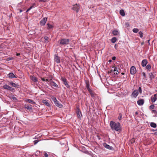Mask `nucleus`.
I'll return each instance as SVG.
<instances>
[{"label":"nucleus","mask_w":157,"mask_h":157,"mask_svg":"<svg viewBox=\"0 0 157 157\" xmlns=\"http://www.w3.org/2000/svg\"><path fill=\"white\" fill-rule=\"evenodd\" d=\"M110 126L112 130H115L116 131H121V124L119 122L116 123L115 122L111 121L110 122Z\"/></svg>","instance_id":"obj_1"},{"label":"nucleus","mask_w":157,"mask_h":157,"mask_svg":"<svg viewBox=\"0 0 157 157\" xmlns=\"http://www.w3.org/2000/svg\"><path fill=\"white\" fill-rule=\"evenodd\" d=\"M70 40L69 39L63 38L58 41V43L61 45H67L69 44Z\"/></svg>","instance_id":"obj_2"},{"label":"nucleus","mask_w":157,"mask_h":157,"mask_svg":"<svg viewBox=\"0 0 157 157\" xmlns=\"http://www.w3.org/2000/svg\"><path fill=\"white\" fill-rule=\"evenodd\" d=\"M61 80L63 82V84L66 86V87L69 88L70 87V86L68 83V82L66 78L63 77H61Z\"/></svg>","instance_id":"obj_3"},{"label":"nucleus","mask_w":157,"mask_h":157,"mask_svg":"<svg viewBox=\"0 0 157 157\" xmlns=\"http://www.w3.org/2000/svg\"><path fill=\"white\" fill-rule=\"evenodd\" d=\"M3 89L7 90L9 91L13 92L14 90V89L12 87L10 86L9 85L5 84L3 86Z\"/></svg>","instance_id":"obj_4"},{"label":"nucleus","mask_w":157,"mask_h":157,"mask_svg":"<svg viewBox=\"0 0 157 157\" xmlns=\"http://www.w3.org/2000/svg\"><path fill=\"white\" fill-rule=\"evenodd\" d=\"M3 89L7 90L9 91L13 92L14 90V89L12 87L10 86L9 85L5 84L3 86Z\"/></svg>","instance_id":"obj_5"},{"label":"nucleus","mask_w":157,"mask_h":157,"mask_svg":"<svg viewBox=\"0 0 157 157\" xmlns=\"http://www.w3.org/2000/svg\"><path fill=\"white\" fill-rule=\"evenodd\" d=\"M80 8L79 5L76 4L73 5L72 9L76 11L77 13L79 11Z\"/></svg>","instance_id":"obj_6"},{"label":"nucleus","mask_w":157,"mask_h":157,"mask_svg":"<svg viewBox=\"0 0 157 157\" xmlns=\"http://www.w3.org/2000/svg\"><path fill=\"white\" fill-rule=\"evenodd\" d=\"M54 99V103L59 108H62L63 106L62 104L60 103L59 101L57 100L56 98H55Z\"/></svg>","instance_id":"obj_7"},{"label":"nucleus","mask_w":157,"mask_h":157,"mask_svg":"<svg viewBox=\"0 0 157 157\" xmlns=\"http://www.w3.org/2000/svg\"><path fill=\"white\" fill-rule=\"evenodd\" d=\"M47 17H45L41 20L40 21V25L42 26H44L47 20Z\"/></svg>","instance_id":"obj_8"},{"label":"nucleus","mask_w":157,"mask_h":157,"mask_svg":"<svg viewBox=\"0 0 157 157\" xmlns=\"http://www.w3.org/2000/svg\"><path fill=\"white\" fill-rule=\"evenodd\" d=\"M136 72V68L134 66H132L131 67L130 69V73L132 75L135 74Z\"/></svg>","instance_id":"obj_9"},{"label":"nucleus","mask_w":157,"mask_h":157,"mask_svg":"<svg viewBox=\"0 0 157 157\" xmlns=\"http://www.w3.org/2000/svg\"><path fill=\"white\" fill-rule=\"evenodd\" d=\"M139 93L137 90H134L132 93L131 97L132 98H136L138 95Z\"/></svg>","instance_id":"obj_10"},{"label":"nucleus","mask_w":157,"mask_h":157,"mask_svg":"<svg viewBox=\"0 0 157 157\" xmlns=\"http://www.w3.org/2000/svg\"><path fill=\"white\" fill-rule=\"evenodd\" d=\"M54 61L57 63H60V57L58 56L57 55H55Z\"/></svg>","instance_id":"obj_11"},{"label":"nucleus","mask_w":157,"mask_h":157,"mask_svg":"<svg viewBox=\"0 0 157 157\" xmlns=\"http://www.w3.org/2000/svg\"><path fill=\"white\" fill-rule=\"evenodd\" d=\"M103 146L105 147L108 149L113 150V147H112L106 143H104L103 144Z\"/></svg>","instance_id":"obj_12"},{"label":"nucleus","mask_w":157,"mask_h":157,"mask_svg":"<svg viewBox=\"0 0 157 157\" xmlns=\"http://www.w3.org/2000/svg\"><path fill=\"white\" fill-rule=\"evenodd\" d=\"M76 113L78 118H80L82 116L81 112L78 108L77 109Z\"/></svg>","instance_id":"obj_13"},{"label":"nucleus","mask_w":157,"mask_h":157,"mask_svg":"<svg viewBox=\"0 0 157 157\" xmlns=\"http://www.w3.org/2000/svg\"><path fill=\"white\" fill-rule=\"evenodd\" d=\"M144 103V100L143 99L139 100L137 101V104L139 105H143Z\"/></svg>","instance_id":"obj_14"},{"label":"nucleus","mask_w":157,"mask_h":157,"mask_svg":"<svg viewBox=\"0 0 157 157\" xmlns=\"http://www.w3.org/2000/svg\"><path fill=\"white\" fill-rule=\"evenodd\" d=\"M147 61L146 59H143L141 62V65L142 66L144 67L146 66V65L147 64Z\"/></svg>","instance_id":"obj_15"},{"label":"nucleus","mask_w":157,"mask_h":157,"mask_svg":"<svg viewBox=\"0 0 157 157\" xmlns=\"http://www.w3.org/2000/svg\"><path fill=\"white\" fill-rule=\"evenodd\" d=\"M9 85H10L11 86H12V87H15L16 88H18V86H19V85L15 84V83L13 82H10V83L9 84Z\"/></svg>","instance_id":"obj_16"},{"label":"nucleus","mask_w":157,"mask_h":157,"mask_svg":"<svg viewBox=\"0 0 157 157\" xmlns=\"http://www.w3.org/2000/svg\"><path fill=\"white\" fill-rule=\"evenodd\" d=\"M25 108L27 109L29 111H32V105H30V106H29L27 105H25Z\"/></svg>","instance_id":"obj_17"},{"label":"nucleus","mask_w":157,"mask_h":157,"mask_svg":"<svg viewBox=\"0 0 157 157\" xmlns=\"http://www.w3.org/2000/svg\"><path fill=\"white\" fill-rule=\"evenodd\" d=\"M157 100L154 95L152 96L151 98V101L152 103H154Z\"/></svg>","instance_id":"obj_18"},{"label":"nucleus","mask_w":157,"mask_h":157,"mask_svg":"<svg viewBox=\"0 0 157 157\" xmlns=\"http://www.w3.org/2000/svg\"><path fill=\"white\" fill-rule=\"evenodd\" d=\"M50 85L51 86H53L56 87H58V85L54 81H51L50 82Z\"/></svg>","instance_id":"obj_19"},{"label":"nucleus","mask_w":157,"mask_h":157,"mask_svg":"<svg viewBox=\"0 0 157 157\" xmlns=\"http://www.w3.org/2000/svg\"><path fill=\"white\" fill-rule=\"evenodd\" d=\"M25 101L26 102L31 103L32 104H35V102L33 100L30 99H27L25 100Z\"/></svg>","instance_id":"obj_20"},{"label":"nucleus","mask_w":157,"mask_h":157,"mask_svg":"<svg viewBox=\"0 0 157 157\" xmlns=\"http://www.w3.org/2000/svg\"><path fill=\"white\" fill-rule=\"evenodd\" d=\"M8 76L9 78H17L16 76H15V75L12 73H10L8 75Z\"/></svg>","instance_id":"obj_21"},{"label":"nucleus","mask_w":157,"mask_h":157,"mask_svg":"<svg viewBox=\"0 0 157 157\" xmlns=\"http://www.w3.org/2000/svg\"><path fill=\"white\" fill-rule=\"evenodd\" d=\"M47 25L48 26L47 29L48 30L51 29H52L54 27V26L53 25H51L49 23H48L47 24Z\"/></svg>","instance_id":"obj_22"},{"label":"nucleus","mask_w":157,"mask_h":157,"mask_svg":"<svg viewBox=\"0 0 157 157\" xmlns=\"http://www.w3.org/2000/svg\"><path fill=\"white\" fill-rule=\"evenodd\" d=\"M85 83L87 89L90 88V84L89 81L88 80H86L85 81Z\"/></svg>","instance_id":"obj_23"},{"label":"nucleus","mask_w":157,"mask_h":157,"mask_svg":"<svg viewBox=\"0 0 157 157\" xmlns=\"http://www.w3.org/2000/svg\"><path fill=\"white\" fill-rule=\"evenodd\" d=\"M112 33L114 36H116L118 34L119 32L116 30H115L113 31Z\"/></svg>","instance_id":"obj_24"},{"label":"nucleus","mask_w":157,"mask_h":157,"mask_svg":"<svg viewBox=\"0 0 157 157\" xmlns=\"http://www.w3.org/2000/svg\"><path fill=\"white\" fill-rule=\"evenodd\" d=\"M120 14L123 16H124L125 15V13L123 10H121L120 11Z\"/></svg>","instance_id":"obj_25"},{"label":"nucleus","mask_w":157,"mask_h":157,"mask_svg":"<svg viewBox=\"0 0 157 157\" xmlns=\"http://www.w3.org/2000/svg\"><path fill=\"white\" fill-rule=\"evenodd\" d=\"M43 102L44 104H45L47 106H50V104L47 101L44 100L43 101Z\"/></svg>","instance_id":"obj_26"},{"label":"nucleus","mask_w":157,"mask_h":157,"mask_svg":"<svg viewBox=\"0 0 157 157\" xmlns=\"http://www.w3.org/2000/svg\"><path fill=\"white\" fill-rule=\"evenodd\" d=\"M150 126L151 127L155 128L156 127L157 125L154 122H151L150 123Z\"/></svg>","instance_id":"obj_27"},{"label":"nucleus","mask_w":157,"mask_h":157,"mask_svg":"<svg viewBox=\"0 0 157 157\" xmlns=\"http://www.w3.org/2000/svg\"><path fill=\"white\" fill-rule=\"evenodd\" d=\"M31 79L34 82H36L38 81L37 78L34 76H32L31 77Z\"/></svg>","instance_id":"obj_28"},{"label":"nucleus","mask_w":157,"mask_h":157,"mask_svg":"<svg viewBox=\"0 0 157 157\" xmlns=\"http://www.w3.org/2000/svg\"><path fill=\"white\" fill-rule=\"evenodd\" d=\"M146 68L149 71H150L151 70V67L150 64H148L146 66Z\"/></svg>","instance_id":"obj_29"},{"label":"nucleus","mask_w":157,"mask_h":157,"mask_svg":"<svg viewBox=\"0 0 157 157\" xmlns=\"http://www.w3.org/2000/svg\"><path fill=\"white\" fill-rule=\"evenodd\" d=\"M149 78L151 79H152L155 78V76L152 73H151L149 74Z\"/></svg>","instance_id":"obj_30"},{"label":"nucleus","mask_w":157,"mask_h":157,"mask_svg":"<svg viewBox=\"0 0 157 157\" xmlns=\"http://www.w3.org/2000/svg\"><path fill=\"white\" fill-rule=\"evenodd\" d=\"M117 40V38L115 37H113L111 39V42L112 43H115Z\"/></svg>","instance_id":"obj_31"},{"label":"nucleus","mask_w":157,"mask_h":157,"mask_svg":"<svg viewBox=\"0 0 157 157\" xmlns=\"http://www.w3.org/2000/svg\"><path fill=\"white\" fill-rule=\"evenodd\" d=\"M139 31V29L137 28H134L132 30L133 32L134 33H137Z\"/></svg>","instance_id":"obj_32"},{"label":"nucleus","mask_w":157,"mask_h":157,"mask_svg":"<svg viewBox=\"0 0 157 157\" xmlns=\"http://www.w3.org/2000/svg\"><path fill=\"white\" fill-rule=\"evenodd\" d=\"M122 115L121 113H120L119 114V116L118 117V120L119 121H121L122 119Z\"/></svg>","instance_id":"obj_33"},{"label":"nucleus","mask_w":157,"mask_h":157,"mask_svg":"<svg viewBox=\"0 0 157 157\" xmlns=\"http://www.w3.org/2000/svg\"><path fill=\"white\" fill-rule=\"evenodd\" d=\"M139 34L140 37L142 38L143 37V33L141 31L139 32Z\"/></svg>","instance_id":"obj_34"},{"label":"nucleus","mask_w":157,"mask_h":157,"mask_svg":"<svg viewBox=\"0 0 157 157\" xmlns=\"http://www.w3.org/2000/svg\"><path fill=\"white\" fill-rule=\"evenodd\" d=\"M135 141V138H132L130 140V142L131 144H133L134 143Z\"/></svg>","instance_id":"obj_35"},{"label":"nucleus","mask_w":157,"mask_h":157,"mask_svg":"<svg viewBox=\"0 0 157 157\" xmlns=\"http://www.w3.org/2000/svg\"><path fill=\"white\" fill-rule=\"evenodd\" d=\"M112 68H114V69L113 71L112 70H111V71L110 72V73H111L112 71H113V72H115L117 70V68L115 67H113Z\"/></svg>","instance_id":"obj_36"},{"label":"nucleus","mask_w":157,"mask_h":157,"mask_svg":"<svg viewBox=\"0 0 157 157\" xmlns=\"http://www.w3.org/2000/svg\"><path fill=\"white\" fill-rule=\"evenodd\" d=\"M155 105H151L149 107V109H153L155 108Z\"/></svg>","instance_id":"obj_37"},{"label":"nucleus","mask_w":157,"mask_h":157,"mask_svg":"<svg viewBox=\"0 0 157 157\" xmlns=\"http://www.w3.org/2000/svg\"><path fill=\"white\" fill-rule=\"evenodd\" d=\"M142 74L143 75V78L144 79H145L146 77V74H145V73L144 72H143L142 73Z\"/></svg>","instance_id":"obj_38"},{"label":"nucleus","mask_w":157,"mask_h":157,"mask_svg":"<svg viewBox=\"0 0 157 157\" xmlns=\"http://www.w3.org/2000/svg\"><path fill=\"white\" fill-rule=\"evenodd\" d=\"M39 140H35L34 141V145H36L38 142Z\"/></svg>","instance_id":"obj_39"},{"label":"nucleus","mask_w":157,"mask_h":157,"mask_svg":"<svg viewBox=\"0 0 157 157\" xmlns=\"http://www.w3.org/2000/svg\"><path fill=\"white\" fill-rule=\"evenodd\" d=\"M138 91L140 93H142V89L141 87H139L138 89Z\"/></svg>","instance_id":"obj_40"},{"label":"nucleus","mask_w":157,"mask_h":157,"mask_svg":"<svg viewBox=\"0 0 157 157\" xmlns=\"http://www.w3.org/2000/svg\"><path fill=\"white\" fill-rule=\"evenodd\" d=\"M90 94L91 95V96L92 97H94V94L92 92L91 93H90Z\"/></svg>","instance_id":"obj_41"},{"label":"nucleus","mask_w":157,"mask_h":157,"mask_svg":"<svg viewBox=\"0 0 157 157\" xmlns=\"http://www.w3.org/2000/svg\"><path fill=\"white\" fill-rule=\"evenodd\" d=\"M33 8V6H30L29 8H28L26 11V12L29 11L31 9Z\"/></svg>","instance_id":"obj_42"},{"label":"nucleus","mask_w":157,"mask_h":157,"mask_svg":"<svg viewBox=\"0 0 157 157\" xmlns=\"http://www.w3.org/2000/svg\"><path fill=\"white\" fill-rule=\"evenodd\" d=\"M44 39L45 40L47 41L49 39V38L47 36H45L44 37Z\"/></svg>","instance_id":"obj_43"},{"label":"nucleus","mask_w":157,"mask_h":157,"mask_svg":"<svg viewBox=\"0 0 157 157\" xmlns=\"http://www.w3.org/2000/svg\"><path fill=\"white\" fill-rule=\"evenodd\" d=\"M44 155L45 157H48V154L46 152H45Z\"/></svg>","instance_id":"obj_44"},{"label":"nucleus","mask_w":157,"mask_h":157,"mask_svg":"<svg viewBox=\"0 0 157 157\" xmlns=\"http://www.w3.org/2000/svg\"><path fill=\"white\" fill-rule=\"evenodd\" d=\"M89 91L90 93H91V92H92V91L91 90L90 88H88L87 89Z\"/></svg>","instance_id":"obj_45"},{"label":"nucleus","mask_w":157,"mask_h":157,"mask_svg":"<svg viewBox=\"0 0 157 157\" xmlns=\"http://www.w3.org/2000/svg\"><path fill=\"white\" fill-rule=\"evenodd\" d=\"M119 73V72L118 71V70H117V71H116L115 72V73H114V74H116V75H118V74Z\"/></svg>","instance_id":"obj_46"},{"label":"nucleus","mask_w":157,"mask_h":157,"mask_svg":"<svg viewBox=\"0 0 157 157\" xmlns=\"http://www.w3.org/2000/svg\"><path fill=\"white\" fill-rule=\"evenodd\" d=\"M157 111L155 110H153L152 111V112H153L154 113H156Z\"/></svg>","instance_id":"obj_47"},{"label":"nucleus","mask_w":157,"mask_h":157,"mask_svg":"<svg viewBox=\"0 0 157 157\" xmlns=\"http://www.w3.org/2000/svg\"><path fill=\"white\" fill-rule=\"evenodd\" d=\"M47 1V0H40V2H45Z\"/></svg>","instance_id":"obj_48"},{"label":"nucleus","mask_w":157,"mask_h":157,"mask_svg":"<svg viewBox=\"0 0 157 157\" xmlns=\"http://www.w3.org/2000/svg\"><path fill=\"white\" fill-rule=\"evenodd\" d=\"M116 57L115 56H113L112 58V59L113 60H115L116 59Z\"/></svg>","instance_id":"obj_49"},{"label":"nucleus","mask_w":157,"mask_h":157,"mask_svg":"<svg viewBox=\"0 0 157 157\" xmlns=\"http://www.w3.org/2000/svg\"><path fill=\"white\" fill-rule=\"evenodd\" d=\"M41 80L43 81H46V79H45L44 78H41Z\"/></svg>","instance_id":"obj_50"},{"label":"nucleus","mask_w":157,"mask_h":157,"mask_svg":"<svg viewBox=\"0 0 157 157\" xmlns=\"http://www.w3.org/2000/svg\"><path fill=\"white\" fill-rule=\"evenodd\" d=\"M12 59H13V58H12V57H9L8 58V59L9 60H12Z\"/></svg>","instance_id":"obj_51"},{"label":"nucleus","mask_w":157,"mask_h":157,"mask_svg":"<svg viewBox=\"0 0 157 157\" xmlns=\"http://www.w3.org/2000/svg\"><path fill=\"white\" fill-rule=\"evenodd\" d=\"M13 100H17V99L16 98V97H13Z\"/></svg>","instance_id":"obj_52"},{"label":"nucleus","mask_w":157,"mask_h":157,"mask_svg":"<svg viewBox=\"0 0 157 157\" xmlns=\"http://www.w3.org/2000/svg\"><path fill=\"white\" fill-rule=\"evenodd\" d=\"M36 5V4L35 3H34L33 4L32 6H33V8Z\"/></svg>","instance_id":"obj_53"},{"label":"nucleus","mask_w":157,"mask_h":157,"mask_svg":"<svg viewBox=\"0 0 157 157\" xmlns=\"http://www.w3.org/2000/svg\"><path fill=\"white\" fill-rule=\"evenodd\" d=\"M114 48H115V49H117V44H116L115 45H114Z\"/></svg>","instance_id":"obj_54"},{"label":"nucleus","mask_w":157,"mask_h":157,"mask_svg":"<svg viewBox=\"0 0 157 157\" xmlns=\"http://www.w3.org/2000/svg\"><path fill=\"white\" fill-rule=\"evenodd\" d=\"M112 62V60L111 59H109L108 61V62L110 63Z\"/></svg>","instance_id":"obj_55"},{"label":"nucleus","mask_w":157,"mask_h":157,"mask_svg":"<svg viewBox=\"0 0 157 157\" xmlns=\"http://www.w3.org/2000/svg\"><path fill=\"white\" fill-rule=\"evenodd\" d=\"M154 134L155 135H157V132H155L154 133Z\"/></svg>","instance_id":"obj_56"},{"label":"nucleus","mask_w":157,"mask_h":157,"mask_svg":"<svg viewBox=\"0 0 157 157\" xmlns=\"http://www.w3.org/2000/svg\"><path fill=\"white\" fill-rule=\"evenodd\" d=\"M135 114L136 115H137L138 114V113L137 112H135Z\"/></svg>","instance_id":"obj_57"},{"label":"nucleus","mask_w":157,"mask_h":157,"mask_svg":"<svg viewBox=\"0 0 157 157\" xmlns=\"http://www.w3.org/2000/svg\"><path fill=\"white\" fill-rule=\"evenodd\" d=\"M46 81H47V82H49V81L48 79H46Z\"/></svg>","instance_id":"obj_58"},{"label":"nucleus","mask_w":157,"mask_h":157,"mask_svg":"<svg viewBox=\"0 0 157 157\" xmlns=\"http://www.w3.org/2000/svg\"><path fill=\"white\" fill-rule=\"evenodd\" d=\"M22 11V10H20V13Z\"/></svg>","instance_id":"obj_59"},{"label":"nucleus","mask_w":157,"mask_h":157,"mask_svg":"<svg viewBox=\"0 0 157 157\" xmlns=\"http://www.w3.org/2000/svg\"><path fill=\"white\" fill-rule=\"evenodd\" d=\"M20 55V53H17V56H19Z\"/></svg>","instance_id":"obj_60"},{"label":"nucleus","mask_w":157,"mask_h":157,"mask_svg":"<svg viewBox=\"0 0 157 157\" xmlns=\"http://www.w3.org/2000/svg\"><path fill=\"white\" fill-rule=\"evenodd\" d=\"M124 73L122 72V73H121V74H122V75H124Z\"/></svg>","instance_id":"obj_61"},{"label":"nucleus","mask_w":157,"mask_h":157,"mask_svg":"<svg viewBox=\"0 0 157 157\" xmlns=\"http://www.w3.org/2000/svg\"><path fill=\"white\" fill-rule=\"evenodd\" d=\"M116 1L117 2H119L120 1V0H116Z\"/></svg>","instance_id":"obj_62"},{"label":"nucleus","mask_w":157,"mask_h":157,"mask_svg":"<svg viewBox=\"0 0 157 157\" xmlns=\"http://www.w3.org/2000/svg\"><path fill=\"white\" fill-rule=\"evenodd\" d=\"M143 44H144V42H142V43H141V44H142V45Z\"/></svg>","instance_id":"obj_63"}]
</instances>
